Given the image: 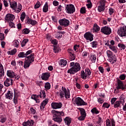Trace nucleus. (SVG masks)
Wrapping results in <instances>:
<instances>
[{"mask_svg":"<svg viewBox=\"0 0 126 126\" xmlns=\"http://www.w3.org/2000/svg\"><path fill=\"white\" fill-rule=\"evenodd\" d=\"M106 54L108 59L114 55V54H113V52H112V51L110 50H107L106 52Z\"/></svg>","mask_w":126,"mask_h":126,"instance_id":"de8ad7c7","label":"nucleus"},{"mask_svg":"<svg viewBox=\"0 0 126 126\" xmlns=\"http://www.w3.org/2000/svg\"><path fill=\"white\" fill-rule=\"evenodd\" d=\"M13 80L11 78H7L4 82V85L6 86V87H8L11 85H12Z\"/></svg>","mask_w":126,"mask_h":126,"instance_id":"dca6fc26","label":"nucleus"},{"mask_svg":"<svg viewBox=\"0 0 126 126\" xmlns=\"http://www.w3.org/2000/svg\"><path fill=\"white\" fill-rule=\"evenodd\" d=\"M109 61L110 63H111L113 64V63H116V62H117V57H116V55L113 54L112 56H111L109 58Z\"/></svg>","mask_w":126,"mask_h":126,"instance_id":"aec40b11","label":"nucleus"},{"mask_svg":"<svg viewBox=\"0 0 126 126\" xmlns=\"http://www.w3.org/2000/svg\"><path fill=\"white\" fill-rule=\"evenodd\" d=\"M44 87L46 90H49L51 89V84L49 82L46 83Z\"/></svg>","mask_w":126,"mask_h":126,"instance_id":"c03bdc74","label":"nucleus"},{"mask_svg":"<svg viewBox=\"0 0 126 126\" xmlns=\"http://www.w3.org/2000/svg\"><path fill=\"white\" fill-rule=\"evenodd\" d=\"M25 60L32 63L34 62V54L32 53L30 56L26 57Z\"/></svg>","mask_w":126,"mask_h":126,"instance_id":"a211bd4d","label":"nucleus"},{"mask_svg":"<svg viewBox=\"0 0 126 126\" xmlns=\"http://www.w3.org/2000/svg\"><path fill=\"white\" fill-rule=\"evenodd\" d=\"M117 90L121 89L122 90H125L126 89V86L124 85V83L121 80L119 79L117 81V87H116Z\"/></svg>","mask_w":126,"mask_h":126,"instance_id":"ddd939ff","label":"nucleus"},{"mask_svg":"<svg viewBox=\"0 0 126 126\" xmlns=\"http://www.w3.org/2000/svg\"><path fill=\"white\" fill-rule=\"evenodd\" d=\"M96 57L95 55H92L90 57V60L91 61L92 63H95L96 62Z\"/></svg>","mask_w":126,"mask_h":126,"instance_id":"c9c22d12","label":"nucleus"},{"mask_svg":"<svg viewBox=\"0 0 126 126\" xmlns=\"http://www.w3.org/2000/svg\"><path fill=\"white\" fill-rule=\"evenodd\" d=\"M48 10H49V6L48 3L46 2L43 8V12H48Z\"/></svg>","mask_w":126,"mask_h":126,"instance_id":"e433bc0d","label":"nucleus"},{"mask_svg":"<svg viewBox=\"0 0 126 126\" xmlns=\"http://www.w3.org/2000/svg\"><path fill=\"white\" fill-rule=\"evenodd\" d=\"M18 57H19V58H26V55L24 52H20L18 55Z\"/></svg>","mask_w":126,"mask_h":126,"instance_id":"49530a36","label":"nucleus"},{"mask_svg":"<svg viewBox=\"0 0 126 126\" xmlns=\"http://www.w3.org/2000/svg\"><path fill=\"white\" fill-rule=\"evenodd\" d=\"M65 11L66 13L71 14V13H73L75 11V7L72 4H67L65 6Z\"/></svg>","mask_w":126,"mask_h":126,"instance_id":"423d86ee","label":"nucleus"},{"mask_svg":"<svg viewBox=\"0 0 126 126\" xmlns=\"http://www.w3.org/2000/svg\"><path fill=\"white\" fill-rule=\"evenodd\" d=\"M93 34L90 32H86L84 35V38H85L87 41H90V42H92V41H93Z\"/></svg>","mask_w":126,"mask_h":126,"instance_id":"9b49d317","label":"nucleus"},{"mask_svg":"<svg viewBox=\"0 0 126 126\" xmlns=\"http://www.w3.org/2000/svg\"><path fill=\"white\" fill-rule=\"evenodd\" d=\"M75 102L77 106H85L87 105V103L85 102V101L80 97H78L75 99Z\"/></svg>","mask_w":126,"mask_h":126,"instance_id":"1a4fd4ad","label":"nucleus"},{"mask_svg":"<svg viewBox=\"0 0 126 126\" xmlns=\"http://www.w3.org/2000/svg\"><path fill=\"white\" fill-rule=\"evenodd\" d=\"M106 3H107V1H106V0H100L98 2V5L103 6L104 7H105Z\"/></svg>","mask_w":126,"mask_h":126,"instance_id":"c85d7f7f","label":"nucleus"},{"mask_svg":"<svg viewBox=\"0 0 126 126\" xmlns=\"http://www.w3.org/2000/svg\"><path fill=\"white\" fill-rule=\"evenodd\" d=\"M52 112L53 114V121L58 124H61V123L63 122V118H62V116H64V113L63 111L60 112L56 110L52 111Z\"/></svg>","mask_w":126,"mask_h":126,"instance_id":"f03ea898","label":"nucleus"},{"mask_svg":"<svg viewBox=\"0 0 126 126\" xmlns=\"http://www.w3.org/2000/svg\"><path fill=\"white\" fill-rule=\"evenodd\" d=\"M81 76L83 79H86L87 78H88V76L84 71H82L81 72Z\"/></svg>","mask_w":126,"mask_h":126,"instance_id":"2f4dec72","label":"nucleus"},{"mask_svg":"<svg viewBox=\"0 0 126 126\" xmlns=\"http://www.w3.org/2000/svg\"><path fill=\"white\" fill-rule=\"evenodd\" d=\"M8 23L11 28H15V25L14 24V23H13V21L9 22Z\"/></svg>","mask_w":126,"mask_h":126,"instance_id":"864d4df0","label":"nucleus"},{"mask_svg":"<svg viewBox=\"0 0 126 126\" xmlns=\"http://www.w3.org/2000/svg\"><path fill=\"white\" fill-rule=\"evenodd\" d=\"M15 19V16H14V15L12 14H7L5 17V20H6L7 22L13 21Z\"/></svg>","mask_w":126,"mask_h":126,"instance_id":"f8f14e48","label":"nucleus"},{"mask_svg":"<svg viewBox=\"0 0 126 126\" xmlns=\"http://www.w3.org/2000/svg\"><path fill=\"white\" fill-rule=\"evenodd\" d=\"M49 77H50V74L49 73H42L41 76V79L45 81L48 80V79H49Z\"/></svg>","mask_w":126,"mask_h":126,"instance_id":"393cba45","label":"nucleus"},{"mask_svg":"<svg viewBox=\"0 0 126 126\" xmlns=\"http://www.w3.org/2000/svg\"><path fill=\"white\" fill-rule=\"evenodd\" d=\"M28 42V39H24L21 43V46L22 47H25V45L26 44H27V42Z\"/></svg>","mask_w":126,"mask_h":126,"instance_id":"37998d69","label":"nucleus"},{"mask_svg":"<svg viewBox=\"0 0 126 126\" xmlns=\"http://www.w3.org/2000/svg\"><path fill=\"white\" fill-rule=\"evenodd\" d=\"M40 6H41V4H40V2L38 1L36 4L34 5V8L35 9H37V8H39Z\"/></svg>","mask_w":126,"mask_h":126,"instance_id":"052dcab7","label":"nucleus"},{"mask_svg":"<svg viewBox=\"0 0 126 126\" xmlns=\"http://www.w3.org/2000/svg\"><path fill=\"white\" fill-rule=\"evenodd\" d=\"M79 111H80L81 116H85L86 117V112L85 110L83 108H79Z\"/></svg>","mask_w":126,"mask_h":126,"instance_id":"ea45409f","label":"nucleus"},{"mask_svg":"<svg viewBox=\"0 0 126 126\" xmlns=\"http://www.w3.org/2000/svg\"><path fill=\"white\" fill-rule=\"evenodd\" d=\"M31 62H29V61H27V60H25L24 62V68H25V69H27V68H29V66H30V65L31 64Z\"/></svg>","mask_w":126,"mask_h":126,"instance_id":"bb28decb","label":"nucleus"},{"mask_svg":"<svg viewBox=\"0 0 126 126\" xmlns=\"http://www.w3.org/2000/svg\"><path fill=\"white\" fill-rule=\"evenodd\" d=\"M92 48H97L98 47V42L94 40L91 43Z\"/></svg>","mask_w":126,"mask_h":126,"instance_id":"72a5a7b5","label":"nucleus"},{"mask_svg":"<svg viewBox=\"0 0 126 126\" xmlns=\"http://www.w3.org/2000/svg\"><path fill=\"white\" fill-rule=\"evenodd\" d=\"M25 16H26L25 12H23L20 16V19H21V21H23V20H24V19H25Z\"/></svg>","mask_w":126,"mask_h":126,"instance_id":"8fccbe9b","label":"nucleus"},{"mask_svg":"<svg viewBox=\"0 0 126 126\" xmlns=\"http://www.w3.org/2000/svg\"><path fill=\"white\" fill-rule=\"evenodd\" d=\"M40 98H45L46 97V93L45 92V91H42L40 92Z\"/></svg>","mask_w":126,"mask_h":126,"instance_id":"a18cd8bd","label":"nucleus"},{"mask_svg":"<svg viewBox=\"0 0 126 126\" xmlns=\"http://www.w3.org/2000/svg\"><path fill=\"white\" fill-rule=\"evenodd\" d=\"M118 46L121 49V50H125L126 49V45L122 43H119L118 45Z\"/></svg>","mask_w":126,"mask_h":126,"instance_id":"09e8293b","label":"nucleus"},{"mask_svg":"<svg viewBox=\"0 0 126 126\" xmlns=\"http://www.w3.org/2000/svg\"><path fill=\"white\" fill-rule=\"evenodd\" d=\"M106 126H112L111 125V121L109 119H107L106 121Z\"/></svg>","mask_w":126,"mask_h":126,"instance_id":"0e129e2a","label":"nucleus"},{"mask_svg":"<svg viewBox=\"0 0 126 126\" xmlns=\"http://www.w3.org/2000/svg\"><path fill=\"white\" fill-rule=\"evenodd\" d=\"M58 11H62V10H63V7L60 5L57 9Z\"/></svg>","mask_w":126,"mask_h":126,"instance_id":"774afa93","label":"nucleus"},{"mask_svg":"<svg viewBox=\"0 0 126 126\" xmlns=\"http://www.w3.org/2000/svg\"><path fill=\"white\" fill-rule=\"evenodd\" d=\"M119 78L120 79H121V80H125V79H126V75L125 74L120 75V76H119Z\"/></svg>","mask_w":126,"mask_h":126,"instance_id":"e2e57ef3","label":"nucleus"},{"mask_svg":"<svg viewBox=\"0 0 126 126\" xmlns=\"http://www.w3.org/2000/svg\"><path fill=\"white\" fill-rule=\"evenodd\" d=\"M80 12L82 14H84V13H86V8L85 7H82L80 9Z\"/></svg>","mask_w":126,"mask_h":126,"instance_id":"3c124183","label":"nucleus"},{"mask_svg":"<svg viewBox=\"0 0 126 126\" xmlns=\"http://www.w3.org/2000/svg\"><path fill=\"white\" fill-rule=\"evenodd\" d=\"M97 101L99 104H103L104 103V98H102L101 97H99L97 99Z\"/></svg>","mask_w":126,"mask_h":126,"instance_id":"680f3d73","label":"nucleus"},{"mask_svg":"<svg viewBox=\"0 0 126 126\" xmlns=\"http://www.w3.org/2000/svg\"><path fill=\"white\" fill-rule=\"evenodd\" d=\"M60 98H63L65 97L66 99H69L70 98V92L69 90H66L65 88L62 87V91L60 93Z\"/></svg>","mask_w":126,"mask_h":126,"instance_id":"39448f33","label":"nucleus"},{"mask_svg":"<svg viewBox=\"0 0 126 126\" xmlns=\"http://www.w3.org/2000/svg\"><path fill=\"white\" fill-rule=\"evenodd\" d=\"M86 116L81 115L80 117H78V120L79 121H84Z\"/></svg>","mask_w":126,"mask_h":126,"instance_id":"13d9d810","label":"nucleus"},{"mask_svg":"<svg viewBox=\"0 0 126 126\" xmlns=\"http://www.w3.org/2000/svg\"><path fill=\"white\" fill-rule=\"evenodd\" d=\"M117 33L121 37L126 36V26L120 27L118 30Z\"/></svg>","mask_w":126,"mask_h":126,"instance_id":"0eeeda50","label":"nucleus"},{"mask_svg":"<svg viewBox=\"0 0 126 126\" xmlns=\"http://www.w3.org/2000/svg\"><path fill=\"white\" fill-rule=\"evenodd\" d=\"M93 27L94 32H98V31H100V27H99L97 24H94Z\"/></svg>","mask_w":126,"mask_h":126,"instance_id":"4c0bfd02","label":"nucleus"},{"mask_svg":"<svg viewBox=\"0 0 126 126\" xmlns=\"http://www.w3.org/2000/svg\"><path fill=\"white\" fill-rule=\"evenodd\" d=\"M48 102H49V99H46L42 101L40 105V109L41 111H44V109H45V106L48 104Z\"/></svg>","mask_w":126,"mask_h":126,"instance_id":"4be33fe9","label":"nucleus"},{"mask_svg":"<svg viewBox=\"0 0 126 126\" xmlns=\"http://www.w3.org/2000/svg\"><path fill=\"white\" fill-rule=\"evenodd\" d=\"M105 45H107L109 49H110V50H111V51H113V52H114V53H118V48H117V47L114 46V45H111V44H109L107 43H106Z\"/></svg>","mask_w":126,"mask_h":126,"instance_id":"5701e85b","label":"nucleus"},{"mask_svg":"<svg viewBox=\"0 0 126 126\" xmlns=\"http://www.w3.org/2000/svg\"><path fill=\"white\" fill-rule=\"evenodd\" d=\"M10 7L14 10V12L16 13H19L21 10H22V5L19 3L17 6V2L15 1L10 2Z\"/></svg>","mask_w":126,"mask_h":126,"instance_id":"20e7f679","label":"nucleus"},{"mask_svg":"<svg viewBox=\"0 0 126 126\" xmlns=\"http://www.w3.org/2000/svg\"><path fill=\"white\" fill-rule=\"evenodd\" d=\"M85 72L87 74L88 78H90V75L91 74V71L89 68H86L85 70Z\"/></svg>","mask_w":126,"mask_h":126,"instance_id":"a19ab883","label":"nucleus"},{"mask_svg":"<svg viewBox=\"0 0 126 126\" xmlns=\"http://www.w3.org/2000/svg\"><path fill=\"white\" fill-rule=\"evenodd\" d=\"M70 66L71 68L67 71V73H70V74H74L81 69L80 64L78 63L72 62L70 63Z\"/></svg>","mask_w":126,"mask_h":126,"instance_id":"f257e3e1","label":"nucleus"},{"mask_svg":"<svg viewBox=\"0 0 126 126\" xmlns=\"http://www.w3.org/2000/svg\"><path fill=\"white\" fill-rule=\"evenodd\" d=\"M102 107L103 108H106V109H109V108H110V104H109L107 102H104L103 104Z\"/></svg>","mask_w":126,"mask_h":126,"instance_id":"603ef678","label":"nucleus"},{"mask_svg":"<svg viewBox=\"0 0 126 126\" xmlns=\"http://www.w3.org/2000/svg\"><path fill=\"white\" fill-rule=\"evenodd\" d=\"M26 23H27L28 24H31L32 25L34 26L36 25L38 23L37 22V21L33 20H32V19L28 18L27 19Z\"/></svg>","mask_w":126,"mask_h":126,"instance_id":"6ab92c4d","label":"nucleus"},{"mask_svg":"<svg viewBox=\"0 0 126 126\" xmlns=\"http://www.w3.org/2000/svg\"><path fill=\"white\" fill-rule=\"evenodd\" d=\"M91 112L92 113V114H95V115H98V114H99V113L98 110L97 109L96 107L93 108L91 110Z\"/></svg>","mask_w":126,"mask_h":126,"instance_id":"58836bf2","label":"nucleus"},{"mask_svg":"<svg viewBox=\"0 0 126 126\" xmlns=\"http://www.w3.org/2000/svg\"><path fill=\"white\" fill-rule=\"evenodd\" d=\"M126 98V96H125V95L124 94H121V95L120 97V101H121V102L122 103V105H123V106H124V105H125V98Z\"/></svg>","mask_w":126,"mask_h":126,"instance_id":"c756f323","label":"nucleus"},{"mask_svg":"<svg viewBox=\"0 0 126 126\" xmlns=\"http://www.w3.org/2000/svg\"><path fill=\"white\" fill-rule=\"evenodd\" d=\"M105 7L101 6L100 5H98V6H97V10L98 12H102L104 11L105 10Z\"/></svg>","mask_w":126,"mask_h":126,"instance_id":"473e14b6","label":"nucleus"},{"mask_svg":"<svg viewBox=\"0 0 126 126\" xmlns=\"http://www.w3.org/2000/svg\"><path fill=\"white\" fill-rule=\"evenodd\" d=\"M105 67H106L105 69H106L108 72H109V71H111V67H110V66L109 65V64H108V63H106L105 64Z\"/></svg>","mask_w":126,"mask_h":126,"instance_id":"5fc2aeb1","label":"nucleus"},{"mask_svg":"<svg viewBox=\"0 0 126 126\" xmlns=\"http://www.w3.org/2000/svg\"><path fill=\"white\" fill-rule=\"evenodd\" d=\"M22 126H34V121L33 120H28L27 122H23L22 123Z\"/></svg>","mask_w":126,"mask_h":126,"instance_id":"f3484780","label":"nucleus"},{"mask_svg":"<svg viewBox=\"0 0 126 126\" xmlns=\"http://www.w3.org/2000/svg\"><path fill=\"white\" fill-rule=\"evenodd\" d=\"M7 75L10 78H13L15 76V73L13 71L9 70L7 71Z\"/></svg>","mask_w":126,"mask_h":126,"instance_id":"b1692460","label":"nucleus"},{"mask_svg":"<svg viewBox=\"0 0 126 126\" xmlns=\"http://www.w3.org/2000/svg\"><path fill=\"white\" fill-rule=\"evenodd\" d=\"M66 63H67L66 60L61 59L59 62V65L61 66H65L66 65Z\"/></svg>","mask_w":126,"mask_h":126,"instance_id":"cd10ccee","label":"nucleus"},{"mask_svg":"<svg viewBox=\"0 0 126 126\" xmlns=\"http://www.w3.org/2000/svg\"><path fill=\"white\" fill-rule=\"evenodd\" d=\"M51 106L52 109H61L63 107V103L62 102H52Z\"/></svg>","mask_w":126,"mask_h":126,"instance_id":"4468645a","label":"nucleus"},{"mask_svg":"<svg viewBox=\"0 0 126 126\" xmlns=\"http://www.w3.org/2000/svg\"><path fill=\"white\" fill-rule=\"evenodd\" d=\"M7 53L8 55H10V56H13V55H15L16 53V49H14L11 51H7Z\"/></svg>","mask_w":126,"mask_h":126,"instance_id":"f704fd0d","label":"nucleus"},{"mask_svg":"<svg viewBox=\"0 0 126 126\" xmlns=\"http://www.w3.org/2000/svg\"><path fill=\"white\" fill-rule=\"evenodd\" d=\"M4 39V34L0 32V40H1V41H2V40Z\"/></svg>","mask_w":126,"mask_h":126,"instance_id":"69168bd1","label":"nucleus"},{"mask_svg":"<svg viewBox=\"0 0 126 126\" xmlns=\"http://www.w3.org/2000/svg\"><path fill=\"white\" fill-rule=\"evenodd\" d=\"M6 98L7 99H9V100H12V98H13V101L14 104H17V103H18V101L17 99H18V94L15 93V91H14V94H13V93H12V92H11L10 91H8V92L6 94Z\"/></svg>","mask_w":126,"mask_h":126,"instance_id":"7ed1b4c3","label":"nucleus"},{"mask_svg":"<svg viewBox=\"0 0 126 126\" xmlns=\"http://www.w3.org/2000/svg\"><path fill=\"white\" fill-rule=\"evenodd\" d=\"M100 31L105 35H110V34L112 33V30L111 29V28L107 26L101 28Z\"/></svg>","mask_w":126,"mask_h":126,"instance_id":"6e6552de","label":"nucleus"},{"mask_svg":"<svg viewBox=\"0 0 126 126\" xmlns=\"http://www.w3.org/2000/svg\"><path fill=\"white\" fill-rule=\"evenodd\" d=\"M67 51L69 54V59L70 61H74L75 60V54L73 53V50L71 49H68Z\"/></svg>","mask_w":126,"mask_h":126,"instance_id":"2eb2a0df","label":"nucleus"},{"mask_svg":"<svg viewBox=\"0 0 126 126\" xmlns=\"http://www.w3.org/2000/svg\"><path fill=\"white\" fill-rule=\"evenodd\" d=\"M64 122L67 126H69L71 124V119L69 117H66L64 119Z\"/></svg>","mask_w":126,"mask_h":126,"instance_id":"a878e982","label":"nucleus"},{"mask_svg":"<svg viewBox=\"0 0 126 126\" xmlns=\"http://www.w3.org/2000/svg\"><path fill=\"white\" fill-rule=\"evenodd\" d=\"M6 117H2L1 118L0 120V123H1V124H3L6 122Z\"/></svg>","mask_w":126,"mask_h":126,"instance_id":"bf43d9fd","label":"nucleus"},{"mask_svg":"<svg viewBox=\"0 0 126 126\" xmlns=\"http://www.w3.org/2000/svg\"><path fill=\"white\" fill-rule=\"evenodd\" d=\"M59 22L61 26L63 27H67V26H69V21L65 18L60 20Z\"/></svg>","mask_w":126,"mask_h":126,"instance_id":"9d476101","label":"nucleus"},{"mask_svg":"<svg viewBox=\"0 0 126 126\" xmlns=\"http://www.w3.org/2000/svg\"><path fill=\"white\" fill-rule=\"evenodd\" d=\"M30 30H29V29H24L23 30V33L24 34H29V33H30Z\"/></svg>","mask_w":126,"mask_h":126,"instance_id":"6e6d98bb","label":"nucleus"},{"mask_svg":"<svg viewBox=\"0 0 126 126\" xmlns=\"http://www.w3.org/2000/svg\"><path fill=\"white\" fill-rule=\"evenodd\" d=\"M31 98L35 101L36 103H40V99L36 98L35 94H33L31 96Z\"/></svg>","mask_w":126,"mask_h":126,"instance_id":"79ce46f5","label":"nucleus"},{"mask_svg":"<svg viewBox=\"0 0 126 126\" xmlns=\"http://www.w3.org/2000/svg\"><path fill=\"white\" fill-rule=\"evenodd\" d=\"M53 51L54 53H55V54H57V53H59L60 51V48L56 46H54Z\"/></svg>","mask_w":126,"mask_h":126,"instance_id":"4d7b16f0","label":"nucleus"},{"mask_svg":"<svg viewBox=\"0 0 126 126\" xmlns=\"http://www.w3.org/2000/svg\"><path fill=\"white\" fill-rule=\"evenodd\" d=\"M63 34H65V32L59 31L56 32L55 37L57 38V39H61V38L63 37Z\"/></svg>","mask_w":126,"mask_h":126,"instance_id":"412c9836","label":"nucleus"},{"mask_svg":"<svg viewBox=\"0 0 126 126\" xmlns=\"http://www.w3.org/2000/svg\"><path fill=\"white\" fill-rule=\"evenodd\" d=\"M14 46H15V47H18L19 45V42H18V40H15L14 41Z\"/></svg>","mask_w":126,"mask_h":126,"instance_id":"338daca9","label":"nucleus"},{"mask_svg":"<svg viewBox=\"0 0 126 126\" xmlns=\"http://www.w3.org/2000/svg\"><path fill=\"white\" fill-rule=\"evenodd\" d=\"M114 105V108H119L121 107V105H122V102L119 101H116Z\"/></svg>","mask_w":126,"mask_h":126,"instance_id":"7c9ffc66","label":"nucleus"}]
</instances>
